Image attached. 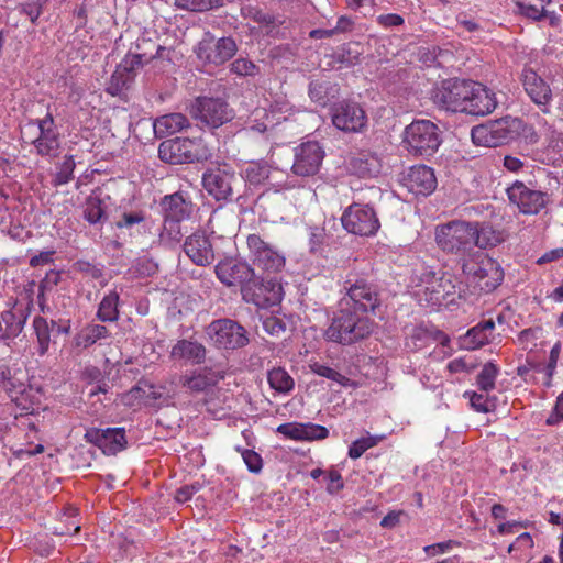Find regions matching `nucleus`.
I'll return each instance as SVG.
<instances>
[{"mask_svg": "<svg viewBox=\"0 0 563 563\" xmlns=\"http://www.w3.org/2000/svg\"><path fill=\"white\" fill-rule=\"evenodd\" d=\"M278 311V308H269L267 310H256L255 317L258 318L262 323V328L265 332L272 335H278L286 330V323L278 317L275 316V312Z\"/></svg>", "mask_w": 563, "mask_h": 563, "instance_id": "nucleus-40", "label": "nucleus"}, {"mask_svg": "<svg viewBox=\"0 0 563 563\" xmlns=\"http://www.w3.org/2000/svg\"><path fill=\"white\" fill-rule=\"evenodd\" d=\"M119 294L110 291L106 295L99 303L97 310V318L101 322H114L119 319Z\"/></svg>", "mask_w": 563, "mask_h": 563, "instance_id": "nucleus-39", "label": "nucleus"}, {"mask_svg": "<svg viewBox=\"0 0 563 563\" xmlns=\"http://www.w3.org/2000/svg\"><path fill=\"white\" fill-rule=\"evenodd\" d=\"M467 282L477 290L489 294L504 279V271L499 263L489 256H481L478 261H467L462 266Z\"/></svg>", "mask_w": 563, "mask_h": 563, "instance_id": "nucleus-5", "label": "nucleus"}, {"mask_svg": "<svg viewBox=\"0 0 563 563\" xmlns=\"http://www.w3.org/2000/svg\"><path fill=\"white\" fill-rule=\"evenodd\" d=\"M475 81L452 79L444 81L433 95L434 102L445 110L464 112Z\"/></svg>", "mask_w": 563, "mask_h": 563, "instance_id": "nucleus-11", "label": "nucleus"}, {"mask_svg": "<svg viewBox=\"0 0 563 563\" xmlns=\"http://www.w3.org/2000/svg\"><path fill=\"white\" fill-rule=\"evenodd\" d=\"M217 277L229 287H239L242 299H246V263L225 258L216 266Z\"/></svg>", "mask_w": 563, "mask_h": 563, "instance_id": "nucleus-22", "label": "nucleus"}, {"mask_svg": "<svg viewBox=\"0 0 563 563\" xmlns=\"http://www.w3.org/2000/svg\"><path fill=\"white\" fill-rule=\"evenodd\" d=\"M21 394L16 395V398H12L11 400L19 407L22 411L26 413L34 412L41 404V395L38 390H35L31 386L24 385V390H21Z\"/></svg>", "mask_w": 563, "mask_h": 563, "instance_id": "nucleus-42", "label": "nucleus"}, {"mask_svg": "<svg viewBox=\"0 0 563 563\" xmlns=\"http://www.w3.org/2000/svg\"><path fill=\"white\" fill-rule=\"evenodd\" d=\"M85 439L97 445L104 454L114 455L126 445L125 431L123 428L89 429Z\"/></svg>", "mask_w": 563, "mask_h": 563, "instance_id": "nucleus-18", "label": "nucleus"}, {"mask_svg": "<svg viewBox=\"0 0 563 563\" xmlns=\"http://www.w3.org/2000/svg\"><path fill=\"white\" fill-rule=\"evenodd\" d=\"M249 16H251L258 24L264 25L267 29V33L275 27V18L266 12L258 9L249 10Z\"/></svg>", "mask_w": 563, "mask_h": 563, "instance_id": "nucleus-59", "label": "nucleus"}, {"mask_svg": "<svg viewBox=\"0 0 563 563\" xmlns=\"http://www.w3.org/2000/svg\"><path fill=\"white\" fill-rule=\"evenodd\" d=\"M560 353H561V343L556 342L550 351L549 362L547 365V382L544 383V385L547 387L551 386L552 376L554 374Z\"/></svg>", "mask_w": 563, "mask_h": 563, "instance_id": "nucleus-58", "label": "nucleus"}, {"mask_svg": "<svg viewBox=\"0 0 563 563\" xmlns=\"http://www.w3.org/2000/svg\"><path fill=\"white\" fill-rule=\"evenodd\" d=\"M26 313L23 309H9L2 311L3 334L2 340L15 339L23 330L26 322Z\"/></svg>", "mask_w": 563, "mask_h": 563, "instance_id": "nucleus-36", "label": "nucleus"}, {"mask_svg": "<svg viewBox=\"0 0 563 563\" xmlns=\"http://www.w3.org/2000/svg\"><path fill=\"white\" fill-rule=\"evenodd\" d=\"M495 329L493 319L484 320L477 325L471 328L464 336L461 338V346L466 350H476L489 343V338Z\"/></svg>", "mask_w": 563, "mask_h": 563, "instance_id": "nucleus-30", "label": "nucleus"}, {"mask_svg": "<svg viewBox=\"0 0 563 563\" xmlns=\"http://www.w3.org/2000/svg\"><path fill=\"white\" fill-rule=\"evenodd\" d=\"M418 59L427 67H444L453 59V53L439 46H426L419 48Z\"/></svg>", "mask_w": 563, "mask_h": 563, "instance_id": "nucleus-37", "label": "nucleus"}, {"mask_svg": "<svg viewBox=\"0 0 563 563\" xmlns=\"http://www.w3.org/2000/svg\"><path fill=\"white\" fill-rule=\"evenodd\" d=\"M323 158L324 151L318 142H305L295 150L292 172L301 177L312 176L318 173Z\"/></svg>", "mask_w": 563, "mask_h": 563, "instance_id": "nucleus-16", "label": "nucleus"}, {"mask_svg": "<svg viewBox=\"0 0 563 563\" xmlns=\"http://www.w3.org/2000/svg\"><path fill=\"white\" fill-rule=\"evenodd\" d=\"M464 112L472 115H486L497 106L495 93L479 82H475Z\"/></svg>", "mask_w": 563, "mask_h": 563, "instance_id": "nucleus-26", "label": "nucleus"}, {"mask_svg": "<svg viewBox=\"0 0 563 563\" xmlns=\"http://www.w3.org/2000/svg\"><path fill=\"white\" fill-rule=\"evenodd\" d=\"M101 205V200L97 197L87 198L84 209V218L90 224H96L102 220L104 211Z\"/></svg>", "mask_w": 563, "mask_h": 563, "instance_id": "nucleus-46", "label": "nucleus"}, {"mask_svg": "<svg viewBox=\"0 0 563 563\" xmlns=\"http://www.w3.org/2000/svg\"><path fill=\"white\" fill-rule=\"evenodd\" d=\"M20 372H15L10 378V380L5 382L4 385H2V389L7 393L8 397L10 399L16 398L18 394H21V390H24V380L22 377H20Z\"/></svg>", "mask_w": 563, "mask_h": 563, "instance_id": "nucleus-55", "label": "nucleus"}, {"mask_svg": "<svg viewBox=\"0 0 563 563\" xmlns=\"http://www.w3.org/2000/svg\"><path fill=\"white\" fill-rule=\"evenodd\" d=\"M267 380L273 389L283 394L292 390L295 385L292 377L282 367L268 371Z\"/></svg>", "mask_w": 563, "mask_h": 563, "instance_id": "nucleus-44", "label": "nucleus"}, {"mask_svg": "<svg viewBox=\"0 0 563 563\" xmlns=\"http://www.w3.org/2000/svg\"><path fill=\"white\" fill-rule=\"evenodd\" d=\"M521 77L522 85L530 99L538 106L547 107L552 100V91L544 79L532 68H525Z\"/></svg>", "mask_w": 563, "mask_h": 563, "instance_id": "nucleus-25", "label": "nucleus"}, {"mask_svg": "<svg viewBox=\"0 0 563 563\" xmlns=\"http://www.w3.org/2000/svg\"><path fill=\"white\" fill-rule=\"evenodd\" d=\"M189 126V121L183 113H169L159 117L154 122V131L158 136L172 135Z\"/></svg>", "mask_w": 563, "mask_h": 563, "instance_id": "nucleus-35", "label": "nucleus"}, {"mask_svg": "<svg viewBox=\"0 0 563 563\" xmlns=\"http://www.w3.org/2000/svg\"><path fill=\"white\" fill-rule=\"evenodd\" d=\"M470 396V402L471 406L478 412H490L494 410L495 405L493 401L488 399L487 396H484L483 394H477L475 391L473 393H465V396Z\"/></svg>", "mask_w": 563, "mask_h": 563, "instance_id": "nucleus-50", "label": "nucleus"}, {"mask_svg": "<svg viewBox=\"0 0 563 563\" xmlns=\"http://www.w3.org/2000/svg\"><path fill=\"white\" fill-rule=\"evenodd\" d=\"M37 123L40 135L32 143L38 155L54 156L59 148V134L56 131L52 113H46Z\"/></svg>", "mask_w": 563, "mask_h": 563, "instance_id": "nucleus-23", "label": "nucleus"}, {"mask_svg": "<svg viewBox=\"0 0 563 563\" xmlns=\"http://www.w3.org/2000/svg\"><path fill=\"white\" fill-rule=\"evenodd\" d=\"M519 126L520 121L510 117L490 121L472 129V141L487 147L500 146L519 135Z\"/></svg>", "mask_w": 563, "mask_h": 563, "instance_id": "nucleus-6", "label": "nucleus"}, {"mask_svg": "<svg viewBox=\"0 0 563 563\" xmlns=\"http://www.w3.org/2000/svg\"><path fill=\"white\" fill-rule=\"evenodd\" d=\"M200 489V484H190L179 487L175 493V500L184 504L192 498V496Z\"/></svg>", "mask_w": 563, "mask_h": 563, "instance_id": "nucleus-61", "label": "nucleus"}, {"mask_svg": "<svg viewBox=\"0 0 563 563\" xmlns=\"http://www.w3.org/2000/svg\"><path fill=\"white\" fill-rule=\"evenodd\" d=\"M158 157L168 164H186L206 159L207 150L201 139L175 137L159 144Z\"/></svg>", "mask_w": 563, "mask_h": 563, "instance_id": "nucleus-7", "label": "nucleus"}, {"mask_svg": "<svg viewBox=\"0 0 563 563\" xmlns=\"http://www.w3.org/2000/svg\"><path fill=\"white\" fill-rule=\"evenodd\" d=\"M437 178L431 167L417 165L409 168L402 185L416 196H429L437 188Z\"/></svg>", "mask_w": 563, "mask_h": 563, "instance_id": "nucleus-19", "label": "nucleus"}, {"mask_svg": "<svg viewBox=\"0 0 563 563\" xmlns=\"http://www.w3.org/2000/svg\"><path fill=\"white\" fill-rule=\"evenodd\" d=\"M141 64L142 56L139 54L125 57L111 75L106 89L107 92L111 96H120L134 80V69Z\"/></svg>", "mask_w": 563, "mask_h": 563, "instance_id": "nucleus-20", "label": "nucleus"}, {"mask_svg": "<svg viewBox=\"0 0 563 563\" xmlns=\"http://www.w3.org/2000/svg\"><path fill=\"white\" fill-rule=\"evenodd\" d=\"M328 478H329L328 490L331 494L338 493L340 489L343 488V486H344L343 479H342L341 474L338 471H331L328 474Z\"/></svg>", "mask_w": 563, "mask_h": 563, "instance_id": "nucleus-64", "label": "nucleus"}, {"mask_svg": "<svg viewBox=\"0 0 563 563\" xmlns=\"http://www.w3.org/2000/svg\"><path fill=\"white\" fill-rule=\"evenodd\" d=\"M190 114L201 124L217 129L233 118V110L221 98L198 97L190 107Z\"/></svg>", "mask_w": 563, "mask_h": 563, "instance_id": "nucleus-9", "label": "nucleus"}, {"mask_svg": "<svg viewBox=\"0 0 563 563\" xmlns=\"http://www.w3.org/2000/svg\"><path fill=\"white\" fill-rule=\"evenodd\" d=\"M47 0H31L22 4L21 12L29 16L30 21L34 24L43 13V7Z\"/></svg>", "mask_w": 563, "mask_h": 563, "instance_id": "nucleus-52", "label": "nucleus"}, {"mask_svg": "<svg viewBox=\"0 0 563 563\" xmlns=\"http://www.w3.org/2000/svg\"><path fill=\"white\" fill-rule=\"evenodd\" d=\"M473 234L471 222L454 220L437 227L435 241L442 251L464 255L474 247Z\"/></svg>", "mask_w": 563, "mask_h": 563, "instance_id": "nucleus-4", "label": "nucleus"}, {"mask_svg": "<svg viewBox=\"0 0 563 563\" xmlns=\"http://www.w3.org/2000/svg\"><path fill=\"white\" fill-rule=\"evenodd\" d=\"M332 123L343 132L361 133L367 126V115L360 103L343 100L332 108Z\"/></svg>", "mask_w": 563, "mask_h": 563, "instance_id": "nucleus-12", "label": "nucleus"}, {"mask_svg": "<svg viewBox=\"0 0 563 563\" xmlns=\"http://www.w3.org/2000/svg\"><path fill=\"white\" fill-rule=\"evenodd\" d=\"M184 252L198 266H207L214 260L211 242L202 232H195L186 239Z\"/></svg>", "mask_w": 563, "mask_h": 563, "instance_id": "nucleus-24", "label": "nucleus"}, {"mask_svg": "<svg viewBox=\"0 0 563 563\" xmlns=\"http://www.w3.org/2000/svg\"><path fill=\"white\" fill-rule=\"evenodd\" d=\"M183 220L164 219L163 230L159 234L162 241L179 242L183 233L180 222Z\"/></svg>", "mask_w": 563, "mask_h": 563, "instance_id": "nucleus-47", "label": "nucleus"}, {"mask_svg": "<svg viewBox=\"0 0 563 563\" xmlns=\"http://www.w3.org/2000/svg\"><path fill=\"white\" fill-rule=\"evenodd\" d=\"M471 227L474 231V246L479 249L494 247L505 240L503 232L487 222H471Z\"/></svg>", "mask_w": 563, "mask_h": 563, "instance_id": "nucleus-31", "label": "nucleus"}, {"mask_svg": "<svg viewBox=\"0 0 563 563\" xmlns=\"http://www.w3.org/2000/svg\"><path fill=\"white\" fill-rule=\"evenodd\" d=\"M73 269L92 279L102 277V269L88 261L79 260L75 262Z\"/></svg>", "mask_w": 563, "mask_h": 563, "instance_id": "nucleus-53", "label": "nucleus"}, {"mask_svg": "<svg viewBox=\"0 0 563 563\" xmlns=\"http://www.w3.org/2000/svg\"><path fill=\"white\" fill-rule=\"evenodd\" d=\"M110 331L106 325L89 323L79 330L73 338L71 347L79 354L84 350L92 346L99 340L108 339Z\"/></svg>", "mask_w": 563, "mask_h": 563, "instance_id": "nucleus-28", "label": "nucleus"}, {"mask_svg": "<svg viewBox=\"0 0 563 563\" xmlns=\"http://www.w3.org/2000/svg\"><path fill=\"white\" fill-rule=\"evenodd\" d=\"M335 92V86L328 80L316 79L309 84V97L320 106H327L334 98Z\"/></svg>", "mask_w": 563, "mask_h": 563, "instance_id": "nucleus-41", "label": "nucleus"}, {"mask_svg": "<svg viewBox=\"0 0 563 563\" xmlns=\"http://www.w3.org/2000/svg\"><path fill=\"white\" fill-rule=\"evenodd\" d=\"M277 432L288 439L301 440L302 423H283L278 426Z\"/></svg>", "mask_w": 563, "mask_h": 563, "instance_id": "nucleus-60", "label": "nucleus"}, {"mask_svg": "<svg viewBox=\"0 0 563 563\" xmlns=\"http://www.w3.org/2000/svg\"><path fill=\"white\" fill-rule=\"evenodd\" d=\"M161 205L164 211V219L185 220L191 213V203L186 201L178 192L165 196Z\"/></svg>", "mask_w": 563, "mask_h": 563, "instance_id": "nucleus-33", "label": "nucleus"}, {"mask_svg": "<svg viewBox=\"0 0 563 563\" xmlns=\"http://www.w3.org/2000/svg\"><path fill=\"white\" fill-rule=\"evenodd\" d=\"M342 225L353 234L374 235L380 228L375 210L369 205L354 202L343 212Z\"/></svg>", "mask_w": 563, "mask_h": 563, "instance_id": "nucleus-10", "label": "nucleus"}, {"mask_svg": "<svg viewBox=\"0 0 563 563\" xmlns=\"http://www.w3.org/2000/svg\"><path fill=\"white\" fill-rule=\"evenodd\" d=\"M358 43H346L343 44L338 51L329 55V66L339 64L344 67H352L360 63V56L362 55Z\"/></svg>", "mask_w": 563, "mask_h": 563, "instance_id": "nucleus-38", "label": "nucleus"}, {"mask_svg": "<svg viewBox=\"0 0 563 563\" xmlns=\"http://www.w3.org/2000/svg\"><path fill=\"white\" fill-rule=\"evenodd\" d=\"M499 373V368L492 362L484 364L482 371L477 375L476 383L481 390L490 391L495 388V380Z\"/></svg>", "mask_w": 563, "mask_h": 563, "instance_id": "nucleus-45", "label": "nucleus"}, {"mask_svg": "<svg viewBox=\"0 0 563 563\" xmlns=\"http://www.w3.org/2000/svg\"><path fill=\"white\" fill-rule=\"evenodd\" d=\"M145 220L143 211L124 212L120 220L117 221L115 225L119 229H130L135 224H140Z\"/></svg>", "mask_w": 563, "mask_h": 563, "instance_id": "nucleus-57", "label": "nucleus"}, {"mask_svg": "<svg viewBox=\"0 0 563 563\" xmlns=\"http://www.w3.org/2000/svg\"><path fill=\"white\" fill-rule=\"evenodd\" d=\"M329 431L325 427L320 424L307 423L302 424L301 440H323L328 438Z\"/></svg>", "mask_w": 563, "mask_h": 563, "instance_id": "nucleus-51", "label": "nucleus"}, {"mask_svg": "<svg viewBox=\"0 0 563 563\" xmlns=\"http://www.w3.org/2000/svg\"><path fill=\"white\" fill-rule=\"evenodd\" d=\"M375 327V321L367 313L340 306L324 331V338L330 342L352 345L367 339Z\"/></svg>", "mask_w": 563, "mask_h": 563, "instance_id": "nucleus-1", "label": "nucleus"}, {"mask_svg": "<svg viewBox=\"0 0 563 563\" xmlns=\"http://www.w3.org/2000/svg\"><path fill=\"white\" fill-rule=\"evenodd\" d=\"M206 347L197 342L187 339L178 340L170 350V358L173 361L190 362L192 364H201L206 360Z\"/></svg>", "mask_w": 563, "mask_h": 563, "instance_id": "nucleus-27", "label": "nucleus"}, {"mask_svg": "<svg viewBox=\"0 0 563 563\" xmlns=\"http://www.w3.org/2000/svg\"><path fill=\"white\" fill-rule=\"evenodd\" d=\"M236 52V44L231 37L216 40L206 34L196 49L197 57L205 65L219 66L229 60Z\"/></svg>", "mask_w": 563, "mask_h": 563, "instance_id": "nucleus-13", "label": "nucleus"}, {"mask_svg": "<svg viewBox=\"0 0 563 563\" xmlns=\"http://www.w3.org/2000/svg\"><path fill=\"white\" fill-rule=\"evenodd\" d=\"M310 367L314 374L338 382L342 385H344V382L347 380V378L344 375L327 365L314 363Z\"/></svg>", "mask_w": 563, "mask_h": 563, "instance_id": "nucleus-54", "label": "nucleus"}, {"mask_svg": "<svg viewBox=\"0 0 563 563\" xmlns=\"http://www.w3.org/2000/svg\"><path fill=\"white\" fill-rule=\"evenodd\" d=\"M33 329L37 339V353L43 356L48 352L51 343V325L48 321L41 316L33 319Z\"/></svg>", "mask_w": 563, "mask_h": 563, "instance_id": "nucleus-43", "label": "nucleus"}, {"mask_svg": "<svg viewBox=\"0 0 563 563\" xmlns=\"http://www.w3.org/2000/svg\"><path fill=\"white\" fill-rule=\"evenodd\" d=\"M249 250L252 252V267L249 278L271 277L285 264V258L255 234H249Z\"/></svg>", "mask_w": 563, "mask_h": 563, "instance_id": "nucleus-8", "label": "nucleus"}, {"mask_svg": "<svg viewBox=\"0 0 563 563\" xmlns=\"http://www.w3.org/2000/svg\"><path fill=\"white\" fill-rule=\"evenodd\" d=\"M234 180V175L222 168L208 169L202 177L203 188L217 200H225L232 195Z\"/></svg>", "mask_w": 563, "mask_h": 563, "instance_id": "nucleus-21", "label": "nucleus"}, {"mask_svg": "<svg viewBox=\"0 0 563 563\" xmlns=\"http://www.w3.org/2000/svg\"><path fill=\"white\" fill-rule=\"evenodd\" d=\"M343 289L345 296L340 301L342 307H350L368 316L369 313L375 314L376 309L380 307L382 299L378 286L356 273L347 274Z\"/></svg>", "mask_w": 563, "mask_h": 563, "instance_id": "nucleus-2", "label": "nucleus"}, {"mask_svg": "<svg viewBox=\"0 0 563 563\" xmlns=\"http://www.w3.org/2000/svg\"><path fill=\"white\" fill-rule=\"evenodd\" d=\"M507 194L509 200L527 214H537L548 202L547 192L530 189L521 181H515Z\"/></svg>", "mask_w": 563, "mask_h": 563, "instance_id": "nucleus-17", "label": "nucleus"}, {"mask_svg": "<svg viewBox=\"0 0 563 563\" xmlns=\"http://www.w3.org/2000/svg\"><path fill=\"white\" fill-rule=\"evenodd\" d=\"M268 166L261 162H249V184H260L268 177Z\"/></svg>", "mask_w": 563, "mask_h": 563, "instance_id": "nucleus-49", "label": "nucleus"}, {"mask_svg": "<svg viewBox=\"0 0 563 563\" xmlns=\"http://www.w3.org/2000/svg\"><path fill=\"white\" fill-rule=\"evenodd\" d=\"M454 288L451 276L443 275L440 278L433 276L424 289L426 300L432 305H442L450 295L454 294Z\"/></svg>", "mask_w": 563, "mask_h": 563, "instance_id": "nucleus-32", "label": "nucleus"}, {"mask_svg": "<svg viewBox=\"0 0 563 563\" xmlns=\"http://www.w3.org/2000/svg\"><path fill=\"white\" fill-rule=\"evenodd\" d=\"M54 251H44L37 255H34L30 260L31 267L43 266L53 262Z\"/></svg>", "mask_w": 563, "mask_h": 563, "instance_id": "nucleus-63", "label": "nucleus"}, {"mask_svg": "<svg viewBox=\"0 0 563 563\" xmlns=\"http://www.w3.org/2000/svg\"><path fill=\"white\" fill-rule=\"evenodd\" d=\"M517 7H518L520 14H522L529 19H532L534 21H540L543 18L549 15V12L544 9L543 5L541 9H539L538 7L529 4V3L518 2Z\"/></svg>", "mask_w": 563, "mask_h": 563, "instance_id": "nucleus-56", "label": "nucleus"}, {"mask_svg": "<svg viewBox=\"0 0 563 563\" xmlns=\"http://www.w3.org/2000/svg\"><path fill=\"white\" fill-rule=\"evenodd\" d=\"M216 383V376L206 369L194 371L179 376V384L190 393H202Z\"/></svg>", "mask_w": 563, "mask_h": 563, "instance_id": "nucleus-34", "label": "nucleus"}, {"mask_svg": "<svg viewBox=\"0 0 563 563\" xmlns=\"http://www.w3.org/2000/svg\"><path fill=\"white\" fill-rule=\"evenodd\" d=\"M349 168L360 177H373L380 173V158L376 153L360 151L350 158Z\"/></svg>", "mask_w": 563, "mask_h": 563, "instance_id": "nucleus-29", "label": "nucleus"}, {"mask_svg": "<svg viewBox=\"0 0 563 563\" xmlns=\"http://www.w3.org/2000/svg\"><path fill=\"white\" fill-rule=\"evenodd\" d=\"M75 161L71 155L65 156L59 170L55 175L53 180L54 186H60L69 183L73 179V173L75 169Z\"/></svg>", "mask_w": 563, "mask_h": 563, "instance_id": "nucleus-48", "label": "nucleus"}, {"mask_svg": "<svg viewBox=\"0 0 563 563\" xmlns=\"http://www.w3.org/2000/svg\"><path fill=\"white\" fill-rule=\"evenodd\" d=\"M377 22L384 27H393L402 25L404 18L395 13L382 14L377 18Z\"/></svg>", "mask_w": 563, "mask_h": 563, "instance_id": "nucleus-62", "label": "nucleus"}, {"mask_svg": "<svg viewBox=\"0 0 563 563\" xmlns=\"http://www.w3.org/2000/svg\"><path fill=\"white\" fill-rule=\"evenodd\" d=\"M442 142L439 126L430 120H415L406 126L404 143L408 152L416 156L433 155Z\"/></svg>", "mask_w": 563, "mask_h": 563, "instance_id": "nucleus-3", "label": "nucleus"}, {"mask_svg": "<svg viewBox=\"0 0 563 563\" xmlns=\"http://www.w3.org/2000/svg\"><path fill=\"white\" fill-rule=\"evenodd\" d=\"M249 291H252V303L256 310L278 308L282 297V285L272 277L249 278Z\"/></svg>", "mask_w": 563, "mask_h": 563, "instance_id": "nucleus-14", "label": "nucleus"}, {"mask_svg": "<svg viewBox=\"0 0 563 563\" xmlns=\"http://www.w3.org/2000/svg\"><path fill=\"white\" fill-rule=\"evenodd\" d=\"M206 333L217 347L235 349L243 344L245 330L231 319L212 321Z\"/></svg>", "mask_w": 563, "mask_h": 563, "instance_id": "nucleus-15", "label": "nucleus"}]
</instances>
